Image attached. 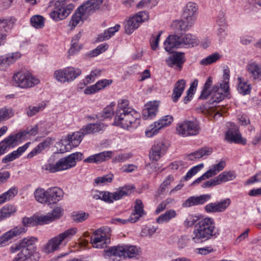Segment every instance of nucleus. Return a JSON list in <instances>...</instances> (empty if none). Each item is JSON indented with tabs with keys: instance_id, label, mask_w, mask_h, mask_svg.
I'll use <instances>...</instances> for the list:
<instances>
[{
	"instance_id": "nucleus-10",
	"label": "nucleus",
	"mask_w": 261,
	"mask_h": 261,
	"mask_svg": "<svg viewBox=\"0 0 261 261\" xmlns=\"http://www.w3.org/2000/svg\"><path fill=\"white\" fill-rule=\"evenodd\" d=\"M149 14L145 11H141L126 19L124 22V29L126 34H132L140 24L148 20Z\"/></svg>"
},
{
	"instance_id": "nucleus-39",
	"label": "nucleus",
	"mask_w": 261,
	"mask_h": 261,
	"mask_svg": "<svg viewBox=\"0 0 261 261\" xmlns=\"http://www.w3.org/2000/svg\"><path fill=\"white\" fill-rule=\"evenodd\" d=\"M41 216H36V217H24L22 219V222L23 224V227L25 228L26 227H31L39 225L44 224V221L40 219ZM26 229V228H25Z\"/></svg>"
},
{
	"instance_id": "nucleus-61",
	"label": "nucleus",
	"mask_w": 261,
	"mask_h": 261,
	"mask_svg": "<svg viewBox=\"0 0 261 261\" xmlns=\"http://www.w3.org/2000/svg\"><path fill=\"white\" fill-rule=\"evenodd\" d=\"M22 137L20 135H18V133L14 135H11L6 138H5L3 141L6 143L7 145L9 146H13L14 144L18 141L19 140H22Z\"/></svg>"
},
{
	"instance_id": "nucleus-32",
	"label": "nucleus",
	"mask_w": 261,
	"mask_h": 261,
	"mask_svg": "<svg viewBox=\"0 0 261 261\" xmlns=\"http://www.w3.org/2000/svg\"><path fill=\"white\" fill-rule=\"evenodd\" d=\"M63 213V209L61 207H56L53 210L51 213H48L46 215L41 216L40 219L44 221V224L48 223L56 219L60 218Z\"/></svg>"
},
{
	"instance_id": "nucleus-40",
	"label": "nucleus",
	"mask_w": 261,
	"mask_h": 261,
	"mask_svg": "<svg viewBox=\"0 0 261 261\" xmlns=\"http://www.w3.org/2000/svg\"><path fill=\"white\" fill-rule=\"evenodd\" d=\"M177 214L174 210H169L166 211L164 214H161L156 219V222L158 224H163L167 223L172 219L175 218Z\"/></svg>"
},
{
	"instance_id": "nucleus-45",
	"label": "nucleus",
	"mask_w": 261,
	"mask_h": 261,
	"mask_svg": "<svg viewBox=\"0 0 261 261\" xmlns=\"http://www.w3.org/2000/svg\"><path fill=\"white\" fill-rule=\"evenodd\" d=\"M33 253L28 251L26 249H22L12 261H32Z\"/></svg>"
},
{
	"instance_id": "nucleus-43",
	"label": "nucleus",
	"mask_w": 261,
	"mask_h": 261,
	"mask_svg": "<svg viewBox=\"0 0 261 261\" xmlns=\"http://www.w3.org/2000/svg\"><path fill=\"white\" fill-rule=\"evenodd\" d=\"M82 36L81 32L75 35L71 40V47L68 50L70 55H73L80 51L82 45L78 43V42Z\"/></svg>"
},
{
	"instance_id": "nucleus-46",
	"label": "nucleus",
	"mask_w": 261,
	"mask_h": 261,
	"mask_svg": "<svg viewBox=\"0 0 261 261\" xmlns=\"http://www.w3.org/2000/svg\"><path fill=\"white\" fill-rule=\"evenodd\" d=\"M236 177L233 171H224L216 177L219 185L232 180Z\"/></svg>"
},
{
	"instance_id": "nucleus-41",
	"label": "nucleus",
	"mask_w": 261,
	"mask_h": 261,
	"mask_svg": "<svg viewBox=\"0 0 261 261\" xmlns=\"http://www.w3.org/2000/svg\"><path fill=\"white\" fill-rule=\"evenodd\" d=\"M115 106V103L112 102L109 106L106 107L103 110L99 113L97 117L100 120H105V119L111 118L114 115V108Z\"/></svg>"
},
{
	"instance_id": "nucleus-11",
	"label": "nucleus",
	"mask_w": 261,
	"mask_h": 261,
	"mask_svg": "<svg viewBox=\"0 0 261 261\" xmlns=\"http://www.w3.org/2000/svg\"><path fill=\"white\" fill-rule=\"evenodd\" d=\"M200 127L196 121H185L177 125L176 130L178 135L182 137L197 135Z\"/></svg>"
},
{
	"instance_id": "nucleus-33",
	"label": "nucleus",
	"mask_w": 261,
	"mask_h": 261,
	"mask_svg": "<svg viewBox=\"0 0 261 261\" xmlns=\"http://www.w3.org/2000/svg\"><path fill=\"white\" fill-rule=\"evenodd\" d=\"M197 17L182 15L181 20L178 21L179 30L188 31L195 23Z\"/></svg>"
},
{
	"instance_id": "nucleus-53",
	"label": "nucleus",
	"mask_w": 261,
	"mask_h": 261,
	"mask_svg": "<svg viewBox=\"0 0 261 261\" xmlns=\"http://www.w3.org/2000/svg\"><path fill=\"white\" fill-rule=\"evenodd\" d=\"M31 23L36 29H41L44 25V18L41 15H35L31 17Z\"/></svg>"
},
{
	"instance_id": "nucleus-56",
	"label": "nucleus",
	"mask_w": 261,
	"mask_h": 261,
	"mask_svg": "<svg viewBox=\"0 0 261 261\" xmlns=\"http://www.w3.org/2000/svg\"><path fill=\"white\" fill-rule=\"evenodd\" d=\"M109 45L107 43H102L98 45L96 48L91 50L89 54V56L90 57H96L99 54L105 52L108 48Z\"/></svg>"
},
{
	"instance_id": "nucleus-58",
	"label": "nucleus",
	"mask_w": 261,
	"mask_h": 261,
	"mask_svg": "<svg viewBox=\"0 0 261 261\" xmlns=\"http://www.w3.org/2000/svg\"><path fill=\"white\" fill-rule=\"evenodd\" d=\"M5 219L15 213L16 208L12 205H6L0 210Z\"/></svg>"
},
{
	"instance_id": "nucleus-9",
	"label": "nucleus",
	"mask_w": 261,
	"mask_h": 261,
	"mask_svg": "<svg viewBox=\"0 0 261 261\" xmlns=\"http://www.w3.org/2000/svg\"><path fill=\"white\" fill-rule=\"evenodd\" d=\"M81 74L80 69L73 67H67L55 70L54 77L57 81L65 83L73 81Z\"/></svg>"
},
{
	"instance_id": "nucleus-1",
	"label": "nucleus",
	"mask_w": 261,
	"mask_h": 261,
	"mask_svg": "<svg viewBox=\"0 0 261 261\" xmlns=\"http://www.w3.org/2000/svg\"><path fill=\"white\" fill-rule=\"evenodd\" d=\"M140 122V114L129 107L128 101L126 99L119 100L113 125L129 130L137 128Z\"/></svg>"
},
{
	"instance_id": "nucleus-37",
	"label": "nucleus",
	"mask_w": 261,
	"mask_h": 261,
	"mask_svg": "<svg viewBox=\"0 0 261 261\" xmlns=\"http://www.w3.org/2000/svg\"><path fill=\"white\" fill-rule=\"evenodd\" d=\"M120 28L119 24H116L114 27L109 28L103 33L98 35L97 37V41L99 42L103 41L109 39L114 34L118 32Z\"/></svg>"
},
{
	"instance_id": "nucleus-42",
	"label": "nucleus",
	"mask_w": 261,
	"mask_h": 261,
	"mask_svg": "<svg viewBox=\"0 0 261 261\" xmlns=\"http://www.w3.org/2000/svg\"><path fill=\"white\" fill-rule=\"evenodd\" d=\"M197 10L198 7L196 3L189 2L184 8L182 15L197 17Z\"/></svg>"
},
{
	"instance_id": "nucleus-16",
	"label": "nucleus",
	"mask_w": 261,
	"mask_h": 261,
	"mask_svg": "<svg viewBox=\"0 0 261 261\" xmlns=\"http://www.w3.org/2000/svg\"><path fill=\"white\" fill-rule=\"evenodd\" d=\"M225 166V162L224 161H220L218 164H215L211 167V168L204 173L200 177L195 180L192 185H195L199 184L203 180L208 179L215 175L218 172L222 171Z\"/></svg>"
},
{
	"instance_id": "nucleus-15",
	"label": "nucleus",
	"mask_w": 261,
	"mask_h": 261,
	"mask_svg": "<svg viewBox=\"0 0 261 261\" xmlns=\"http://www.w3.org/2000/svg\"><path fill=\"white\" fill-rule=\"evenodd\" d=\"M225 139L229 143H234L245 145L246 144V139L243 138L238 128L234 125L231 126L227 131L225 135Z\"/></svg>"
},
{
	"instance_id": "nucleus-6",
	"label": "nucleus",
	"mask_w": 261,
	"mask_h": 261,
	"mask_svg": "<svg viewBox=\"0 0 261 261\" xmlns=\"http://www.w3.org/2000/svg\"><path fill=\"white\" fill-rule=\"evenodd\" d=\"M76 228H69L58 236L49 240L42 248V251L47 254L54 252L60 249L62 243L66 240H69L77 232Z\"/></svg>"
},
{
	"instance_id": "nucleus-52",
	"label": "nucleus",
	"mask_w": 261,
	"mask_h": 261,
	"mask_svg": "<svg viewBox=\"0 0 261 261\" xmlns=\"http://www.w3.org/2000/svg\"><path fill=\"white\" fill-rule=\"evenodd\" d=\"M220 55L218 53H214L202 59L200 61V64L203 66H207L212 64L220 59Z\"/></svg>"
},
{
	"instance_id": "nucleus-19",
	"label": "nucleus",
	"mask_w": 261,
	"mask_h": 261,
	"mask_svg": "<svg viewBox=\"0 0 261 261\" xmlns=\"http://www.w3.org/2000/svg\"><path fill=\"white\" fill-rule=\"evenodd\" d=\"M24 232H25L24 227L22 226H17L4 233L0 237V247L6 246L9 241Z\"/></svg>"
},
{
	"instance_id": "nucleus-63",
	"label": "nucleus",
	"mask_w": 261,
	"mask_h": 261,
	"mask_svg": "<svg viewBox=\"0 0 261 261\" xmlns=\"http://www.w3.org/2000/svg\"><path fill=\"white\" fill-rule=\"evenodd\" d=\"M43 107L42 105H39L37 106H30L26 109V113L29 117H32L40 110H43Z\"/></svg>"
},
{
	"instance_id": "nucleus-36",
	"label": "nucleus",
	"mask_w": 261,
	"mask_h": 261,
	"mask_svg": "<svg viewBox=\"0 0 261 261\" xmlns=\"http://www.w3.org/2000/svg\"><path fill=\"white\" fill-rule=\"evenodd\" d=\"M104 127V125L101 123L95 124L90 123L84 126L82 128L80 129V131H82L83 136H84L85 135L88 134L98 132L102 130Z\"/></svg>"
},
{
	"instance_id": "nucleus-4",
	"label": "nucleus",
	"mask_w": 261,
	"mask_h": 261,
	"mask_svg": "<svg viewBox=\"0 0 261 261\" xmlns=\"http://www.w3.org/2000/svg\"><path fill=\"white\" fill-rule=\"evenodd\" d=\"M83 159V154L80 152H76L60 159L55 164H46L44 165L42 169L50 173L68 170L75 166L76 162Z\"/></svg>"
},
{
	"instance_id": "nucleus-29",
	"label": "nucleus",
	"mask_w": 261,
	"mask_h": 261,
	"mask_svg": "<svg viewBox=\"0 0 261 261\" xmlns=\"http://www.w3.org/2000/svg\"><path fill=\"white\" fill-rule=\"evenodd\" d=\"M186 83V81L184 79L179 80L175 83L171 95V99L173 102H176L181 97L185 90Z\"/></svg>"
},
{
	"instance_id": "nucleus-24",
	"label": "nucleus",
	"mask_w": 261,
	"mask_h": 261,
	"mask_svg": "<svg viewBox=\"0 0 261 261\" xmlns=\"http://www.w3.org/2000/svg\"><path fill=\"white\" fill-rule=\"evenodd\" d=\"M184 62V53L180 52L176 53L170 56L166 60V62L169 67H175L176 69L179 70L181 69Z\"/></svg>"
},
{
	"instance_id": "nucleus-57",
	"label": "nucleus",
	"mask_w": 261,
	"mask_h": 261,
	"mask_svg": "<svg viewBox=\"0 0 261 261\" xmlns=\"http://www.w3.org/2000/svg\"><path fill=\"white\" fill-rule=\"evenodd\" d=\"M89 214L85 212H75L72 214V220L76 222H82L88 219Z\"/></svg>"
},
{
	"instance_id": "nucleus-48",
	"label": "nucleus",
	"mask_w": 261,
	"mask_h": 261,
	"mask_svg": "<svg viewBox=\"0 0 261 261\" xmlns=\"http://www.w3.org/2000/svg\"><path fill=\"white\" fill-rule=\"evenodd\" d=\"M18 193V189L15 187L10 188L7 192L0 196V204L12 199Z\"/></svg>"
},
{
	"instance_id": "nucleus-13",
	"label": "nucleus",
	"mask_w": 261,
	"mask_h": 261,
	"mask_svg": "<svg viewBox=\"0 0 261 261\" xmlns=\"http://www.w3.org/2000/svg\"><path fill=\"white\" fill-rule=\"evenodd\" d=\"M169 146V144L165 139L155 141L149 151V159L154 161H159L165 155Z\"/></svg>"
},
{
	"instance_id": "nucleus-26",
	"label": "nucleus",
	"mask_w": 261,
	"mask_h": 261,
	"mask_svg": "<svg viewBox=\"0 0 261 261\" xmlns=\"http://www.w3.org/2000/svg\"><path fill=\"white\" fill-rule=\"evenodd\" d=\"M123 245H117L109 247L103 251V256L105 258L124 257Z\"/></svg>"
},
{
	"instance_id": "nucleus-62",
	"label": "nucleus",
	"mask_w": 261,
	"mask_h": 261,
	"mask_svg": "<svg viewBox=\"0 0 261 261\" xmlns=\"http://www.w3.org/2000/svg\"><path fill=\"white\" fill-rule=\"evenodd\" d=\"M30 143H27L22 146L19 147L16 150H14L11 153L13 159L15 160L19 158L29 147Z\"/></svg>"
},
{
	"instance_id": "nucleus-12",
	"label": "nucleus",
	"mask_w": 261,
	"mask_h": 261,
	"mask_svg": "<svg viewBox=\"0 0 261 261\" xmlns=\"http://www.w3.org/2000/svg\"><path fill=\"white\" fill-rule=\"evenodd\" d=\"M173 121V117L171 115H166L162 117L159 120L150 124L145 131V135L147 137H152L156 135L160 130L170 125Z\"/></svg>"
},
{
	"instance_id": "nucleus-25",
	"label": "nucleus",
	"mask_w": 261,
	"mask_h": 261,
	"mask_svg": "<svg viewBox=\"0 0 261 261\" xmlns=\"http://www.w3.org/2000/svg\"><path fill=\"white\" fill-rule=\"evenodd\" d=\"M111 151H103L89 156L84 160L85 163L99 164L107 161L112 156Z\"/></svg>"
},
{
	"instance_id": "nucleus-54",
	"label": "nucleus",
	"mask_w": 261,
	"mask_h": 261,
	"mask_svg": "<svg viewBox=\"0 0 261 261\" xmlns=\"http://www.w3.org/2000/svg\"><path fill=\"white\" fill-rule=\"evenodd\" d=\"M114 175L108 174L103 176H99L95 179L94 183L97 185H104L112 182Z\"/></svg>"
},
{
	"instance_id": "nucleus-5",
	"label": "nucleus",
	"mask_w": 261,
	"mask_h": 261,
	"mask_svg": "<svg viewBox=\"0 0 261 261\" xmlns=\"http://www.w3.org/2000/svg\"><path fill=\"white\" fill-rule=\"evenodd\" d=\"M215 222L211 218L202 219L197 224L193 230L192 240L194 242H199L207 240L215 236L214 233Z\"/></svg>"
},
{
	"instance_id": "nucleus-64",
	"label": "nucleus",
	"mask_w": 261,
	"mask_h": 261,
	"mask_svg": "<svg viewBox=\"0 0 261 261\" xmlns=\"http://www.w3.org/2000/svg\"><path fill=\"white\" fill-rule=\"evenodd\" d=\"M158 228L154 226H145L141 231V235L144 237H151L156 231Z\"/></svg>"
},
{
	"instance_id": "nucleus-35",
	"label": "nucleus",
	"mask_w": 261,
	"mask_h": 261,
	"mask_svg": "<svg viewBox=\"0 0 261 261\" xmlns=\"http://www.w3.org/2000/svg\"><path fill=\"white\" fill-rule=\"evenodd\" d=\"M133 188L134 187L130 185H125L123 187H119L115 192H113L112 196H113V199L118 200L124 196L129 195Z\"/></svg>"
},
{
	"instance_id": "nucleus-3",
	"label": "nucleus",
	"mask_w": 261,
	"mask_h": 261,
	"mask_svg": "<svg viewBox=\"0 0 261 261\" xmlns=\"http://www.w3.org/2000/svg\"><path fill=\"white\" fill-rule=\"evenodd\" d=\"M199 40L190 33H176L170 35L164 43V48L167 52H172L173 48H190L197 45Z\"/></svg>"
},
{
	"instance_id": "nucleus-18",
	"label": "nucleus",
	"mask_w": 261,
	"mask_h": 261,
	"mask_svg": "<svg viewBox=\"0 0 261 261\" xmlns=\"http://www.w3.org/2000/svg\"><path fill=\"white\" fill-rule=\"evenodd\" d=\"M74 6L69 4L66 7H56L55 10L50 12V16L56 21H59L65 18L73 10Z\"/></svg>"
},
{
	"instance_id": "nucleus-20",
	"label": "nucleus",
	"mask_w": 261,
	"mask_h": 261,
	"mask_svg": "<svg viewBox=\"0 0 261 261\" xmlns=\"http://www.w3.org/2000/svg\"><path fill=\"white\" fill-rule=\"evenodd\" d=\"M16 19L11 17L9 19H0V44L6 39V32L10 31L14 25Z\"/></svg>"
},
{
	"instance_id": "nucleus-30",
	"label": "nucleus",
	"mask_w": 261,
	"mask_h": 261,
	"mask_svg": "<svg viewBox=\"0 0 261 261\" xmlns=\"http://www.w3.org/2000/svg\"><path fill=\"white\" fill-rule=\"evenodd\" d=\"M145 214V213L143 210V204L142 200L139 199H136L134 206V210L129 217L130 222L135 223L137 222L140 217H142Z\"/></svg>"
},
{
	"instance_id": "nucleus-51",
	"label": "nucleus",
	"mask_w": 261,
	"mask_h": 261,
	"mask_svg": "<svg viewBox=\"0 0 261 261\" xmlns=\"http://www.w3.org/2000/svg\"><path fill=\"white\" fill-rule=\"evenodd\" d=\"M8 67L21 57L20 53L17 51L3 56Z\"/></svg>"
},
{
	"instance_id": "nucleus-21",
	"label": "nucleus",
	"mask_w": 261,
	"mask_h": 261,
	"mask_svg": "<svg viewBox=\"0 0 261 261\" xmlns=\"http://www.w3.org/2000/svg\"><path fill=\"white\" fill-rule=\"evenodd\" d=\"M63 191L58 187H51L47 190V204H55L62 199Z\"/></svg>"
},
{
	"instance_id": "nucleus-55",
	"label": "nucleus",
	"mask_w": 261,
	"mask_h": 261,
	"mask_svg": "<svg viewBox=\"0 0 261 261\" xmlns=\"http://www.w3.org/2000/svg\"><path fill=\"white\" fill-rule=\"evenodd\" d=\"M38 127L35 125L31 128L28 127L26 130L18 133V135H20L22 139H24L29 136H35L38 133Z\"/></svg>"
},
{
	"instance_id": "nucleus-8",
	"label": "nucleus",
	"mask_w": 261,
	"mask_h": 261,
	"mask_svg": "<svg viewBox=\"0 0 261 261\" xmlns=\"http://www.w3.org/2000/svg\"><path fill=\"white\" fill-rule=\"evenodd\" d=\"M84 137L82 131L76 132L71 135H68L65 138L62 139L58 143L60 151L64 153L70 150L72 147L79 145Z\"/></svg>"
},
{
	"instance_id": "nucleus-38",
	"label": "nucleus",
	"mask_w": 261,
	"mask_h": 261,
	"mask_svg": "<svg viewBox=\"0 0 261 261\" xmlns=\"http://www.w3.org/2000/svg\"><path fill=\"white\" fill-rule=\"evenodd\" d=\"M37 239L35 237H28L22 239L19 243L22 249H26L28 251L34 253L36 250V247L34 246Z\"/></svg>"
},
{
	"instance_id": "nucleus-59",
	"label": "nucleus",
	"mask_w": 261,
	"mask_h": 261,
	"mask_svg": "<svg viewBox=\"0 0 261 261\" xmlns=\"http://www.w3.org/2000/svg\"><path fill=\"white\" fill-rule=\"evenodd\" d=\"M163 33V31H160L158 34H153L150 39V44L151 49L155 50L159 46V42L160 39V37Z\"/></svg>"
},
{
	"instance_id": "nucleus-50",
	"label": "nucleus",
	"mask_w": 261,
	"mask_h": 261,
	"mask_svg": "<svg viewBox=\"0 0 261 261\" xmlns=\"http://www.w3.org/2000/svg\"><path fill=\"white\" fill-rule=\"evenodd\" d=\"M15 111L11 108H3L0 109V119L1 122L7 120L13 117Z\"/></svg>"
},
{
	"instance_id": "nucleus-17",
	"label": "nucleus",
	"mask_w": 261,
	"mask_h": 261,
	"mask_svg": "<svg viewBox=\"0 0 261 261\" xmlns=\"http://www.w3.org/2000/svg\"><path fill=\"white\" fill-rule=\"evenodd\" d=\"M230 203V199L226 198L220 201L211 202L205 206L204 209L207 213H222L227 208Z\"/></svg>"
},
{
	"instance_id": "nucleus-34",
	"label": "nucleus",
	"mask_w": 261,
	"mask_h": 261,
	"mask_svg": "<svg viewBox=\"0 0 261 261\" xmlns=\"http://www.w3.org/2000/svg\"><path fill=\"white\" fill-rule=\"evenodd\" d=\"M88 17L87 15H84V12L82 10H80L79 7L73 15L69 23V26L71 27V29L72 30L81 22H83V20L86 19Z\"/></svg>"
},
{
	"instance_id": "nucleus-60",
	"label": "nucleus",
	"mask_w": 261,
	"mask_h": 261,
	"mask_svg": "<svg viewBox=\"0 0 261 261\" xmlns=\"http://www.w3.org/2000/svg\"><path fill=\"white\" fill-rule=\"evenodd\" d=\"M203 167V164H200L192 168L184 177L185 180H188L195 175Z\"/></svg>"
},
{
	"instance_id": "nucleus-2",
	"label": "nucleus",
	"mask_w": 261,
	"mask_h": 261,
	"mask_svg": "<svg viewBox=\"0 0 261 261\" xmlns=\"http://www.w3.org/2000/svg\"><path fill=\"white\" fill-rule=\"evenodd\" d=\"M223 76L224 81L222 83H218L214 85L211 91H209V89L212 84L213 79L211 76H209L203 86L199 99H205L208 96H211L208 102L210 105H214L215 103L219 102L225 97H227L229 94L228 86L229 74L225 71Z\"/></svg>"
},
{
	"instance_id": "nucleus-44",
	"label": "nucleus",
	"mask_w": 261,
	"mask_h": 261,
	"mask_svg": "<svg viewBox=\"0 0 261 261\" xmlns=\"http://www.w3.org/2000/svg\"><path fill=\"white\" fill-rule=\"evenodd\" d=\"M124 257L128 258L136 257L140 253V249L136 246L133 245H123Z\"/></svg>"
},
{
	"instance_id": "nucleus-7",
	"label": "nucleus",
	"mask_w": 261,
	"mask_h": 261,
	"mask_svg": "<svg viewBox=\"0 0 261 261\" xmlns=\"http://www.w3.org/2000/svg\"><path fill=\"white\" fill-rule=\"evenodd\" d=\"M40 80L28 71H17L12 77L13 85L23 89L32 88L38 85Z\"/></svg>"
},
{
	"instance_id": "nucleus-27",
	"label": "nucleus",
	"mask_w": 261,
	"mask_h": 261,
	"mask_svg": "<svg viewBox=\"0 0 261 261\" xmlns=\"http://www.w3.org/2000/svg\"><path fill=\"white\" fill-rule=\"evenodd\" d=\"M247 70L253 80L261 81V64L251 62L247 64Z\"/></svg>"
},
{
	"instance_id": "nucleus-31",
	"label": "nucleus",
	"mask_w": 261,
	"mask_h": 261,
	"mask_svg": "<svg viewBox=\"0 0 261 261\" xmlns=\"http://www.w3.org/2000/svg\"><path fill=\"white\" fill-rule=\"evenodd\" d=\"M212 152L213 149L211 147H204L187 155V159L189 161H195L202 158H205Z\"/></svg>"
},
{
	"instance_id": "nucleus-22",
	"label": "nucleus",
	"mask_w": 261,
	"mask_h": 261,
	"mask_svg": "<svg viewBox=\"0 0 261 261\" xmlns=\"http://www.w3.org/2000/svg\"><path fill=\"white\" fill-rule=\"evenodd\" d=\"M102 2L103 0H88L80 6V10H82L84 12V15L89 16L99 9Z\"/></svg>"
},
{
	"instance_id": "nucleus-49",
	"label": "nucleus",
	"mask_w": 261,
	"mask_h": 261,
	"mask_svg": "<svg viewBox=\"0 0 261 261\" xmlns=\"http://www.w3.org/2000/svg\"><path fill=\"white\" fill-rule=\"evenodd\" d=\"M34 195L38 202L47 204V190L45 191L43 188H38L35 190Z\"/></svg>"
},
{
	"instance_id": "nucleus-47",
	"label": "nucleus",
	"mask_w": 261,
	"mask_h": 261,
	"mask_svg": "<svg viewBox=\"0 0 261 261\" xmlns=\"http://www.w3.org/2000/svg\"><path fill=\"white\" fill-rule=\"evenodd\" d=\"M238 80L239 82L238 86L239 92L243 95L249 94L251 89L250 85L244 81L241 77H239Z\"/></svg>"
},
{
	"instance_id": "nucleus-23",
	"label": "nucleus",
	"mask_w": 261,
	"mask_h": 261,
	"mask_svg": "<svg viewBox=\"0 0 261 261\" xmlns=\"http://www.w3.org/2000/svg\"><path fill=\"white\" fill-rule=\"evenodd\" d=\"M211 198L210 194H203L199 196H192L187 199L182 204L183 207L201 205Z\"/></svg>"
},
{
	"instance_id": "nucleus-14",
	"label": "nucleus",
	"mask_w": 261,
	"mask_h": 261,
	"mask_svg": "<svg viewBox=\"0 0 261 261\" xmlns=\"http://www.w3.org/2000/svg\"><path fill=\"white\" fill-rule=\"evenodd\" d=\"M90 242L93 247L101 249L110 243V239L101 228H99L94 232L91 237Z\"/></svg>"
},
{
	"instance_id": "nucleus-28",
	"label": "nucleus",
	"mask_w": 261,
	"mask_h": 261,
	"mask_svg": "<svg viewBox=\"0 0 261 261\" xmlns=\"http://www.w3.org/2000/svg\"><path fill=\"white\" fill-rule=\"evenodd\" d=\"M158 111V105L155 102H149L145 106L142 111V117L144 119H151L154 117Z\"/></svg>"
}]
</instances>
